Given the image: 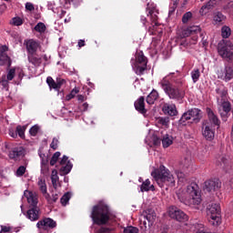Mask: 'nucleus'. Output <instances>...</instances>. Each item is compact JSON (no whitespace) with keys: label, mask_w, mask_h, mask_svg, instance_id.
I'll use <instances>...</instances> for the list:
<instances>
[{"label":"nucleus","mask_w":233,"mask_h":233,"mask_svg":"<svg viewBox=\"0 0 233 233\" xmlns=\"http://www.w3.org/2000/svg\"><path fill=\"white\" fill-rule=\"evenodd\" d=\"M91 219H93V226L91 227V233H109L110 228L101 227L106 225L111 220V213L108 206L105 202H99L93 207L91 211Z\"/></svg>","instance_id":"nucleus-1"},{"label":"nucleus","mask_w":233,"mask_h":233,"mask_svg":"<svg viewBox=\"0 0 233 233\" xmlns=\"http://www.w3.org/2000/svg\"><path fill=\"white\" fill-rule=\"evenodd\" d=\"M177 195L181 203L191 208H197L202 201L200 192L198 189V185L195 183L187 186L186 189H179L177 192Z\"/></svg>","instance_id":"nucleus-2"},{"label":"nucleus","mask_w":233,"mask_h":233,"mask_svg":"<svg viewBox=\"0 0 233 233\" xmlns=\"http://www.w3.org/2000/svg\"><path fill=\"white\" fill-rule=\"evenodd\" d=\"M147 11H148L147 18L141 16V22L143 25L148 30L149 35H157L159 37L163 35V28L159 27L157 23V9H156V5L147 4Z\"/></svg>","instance_id":"nucleus-3"},{"label":"nucleus","mask_w":233,"mask_h":233,"mask_svg":"<svg viewBox=\"0 0 233 233\" xmlns=\"http://www.w3.org/2000/svg\"><path fill=\"white\" fill-rule=\"evenodd\" d=\"M216 94L218 106H220V116L223 120H227L231 110L230 103L228 101V88L224 85H218L216 88Z\"/></svg>","instance_id":"nucleus-4"},{"label":"nucleus","mask_w":233,"mask_h":233,"mask_svg":"<svg viewBox=\"0 0 233 233\" xmlns=\"http://www.w3.org/2000/svg\"><path fill=\"white\" fill-rule=\"evenodd\" d=\"M159 85L162 90L169 97V99L181 101L185 97V95H186L185 90L179 87L173 86L170 84L168 76L163 77Z\"/></svg>","instance_id":"nucleus-5"},{"label":"nucleus","mask_w":233,"mask_h":233,"mask_svg":"<svg viewBox=\"0 0 233 233\" xmlns=\"http://www.w3.org/2000/svg\"><path fill=\"white\" fill-rule=\"evenodd\" d=\"M151 176L160 187H163L165 185L170 187L175 185L173 175L164 166H160L159 168L152 171Z\"/></svg>","instance_id":"nucleus-6"},{"label":"nucleus","mask_w":233,"mask_h":233,"mask_svg":"<svg viewBox=\"0 0 233 233\" xmlns=\"http://www.w3.org/2000/svg\"><path fill=\"white\" fill-rule=\"evenodd\" d=\"M131 66L133 71L137 76H142L147 68V58L145 56L143 51H137L135 58L131 59Z\"/></svg>","instance_id":"nucleus-7"},{"label":"nucleus","mask_w":233,"mask_h":233,"mask_svg":"<svg viewBox=\"0 0 233 233\" xmlns=\"http://www.w3.org/2000/svg\"><path fill=\"white\" fill-rule=\"evenodd\" d=\"M221 208L219 204L212 203L207 208V216L210 224L219 226L221 224Z\"/></svg>","instance_id":"nucleus-8"},{"label":"nucleus","mask_w":233,"mask_h":233,"mask_svg":"<svg viewBox=\"0 0 233 233\" xmlns=\"http://www.w3.org/2000/svg\"><path fill=\"white\" fill-rule=\"evenodd\" d=\"M15 75L18 76L19 80H23L25 76V73L23 72V68L21 67H14L7 71L6 76H3L0 81V84L4 88H7L9 86V82L14 80Z\"/></svg>","instance_id":"nucleus-9"},{"label":"nucleus","mask_w":233,"mask_h":233,"mask_svg":"<svg viewBox=\"0 0 233 233\" xmlns=\"http://www.w3.org/2000/svg\"><path fill=\"white\" fill-rule=\"evenodd\" d=\"M218 56L231 63L233 61V44L230 41L218 43Z\"/></svg>","instance_id":"nucleus-10"},{"label":"nucleus","mask_w":233,"mask_h":233,"mask_svg":"<svg viewBox=\"0 0 233 233\" xmlns=\"http://www.w3.org/2000/svg\"><path fill=\"white\" fill-rule=\"evenodd\" d=\"M201 111L198 108H192L185 112L179 119V124L186 126V122L191 120L193 123H198L201 119Z\"/></svg>","instance_id":"nucleus-11"},{"label":"nucleus","mask_w":233,"mask_h":233,"mask_svg":"<svg viewBox=\"0 0 233 233\" xmlns=\"http://www.w3.org/2000/svg\"><path fill=\"white\" fill-rule=\"evenodd\" d=\"M218 79L228 83L233 79V67L230 65L224 66L218 71Z\"/></svg>","instance_id":"nucleus-12"},{"label":"nucleus","mask_w":233,"mask_h":233,"mask_svg":"<svg viewBox=\"0 0 233 233\" xmlns=\"http://www.w3.org/2000/svg\"><path fill=\"white\" fill-rule=\"evenodd\" d=\"M207 113H208V118L205 120L203 125L218 128L220 126V120L218 119V116L209 107L207 108Z\"/></svg>","instance_id":"nucleus-13"},{"label":"nucleus","mask_w":233,"mask_h":233,"mask_svg":"<svg viewBox=\"0 0 233 233\" xmlns=\"http://www.w3.org/2000/svg\"><path fill=\"white\" fill-rule=\"evenodd\" d=\"M169 217L177 221H183L187 219V216L179 208L176 207H170L168 210Z\"/></svg>","instance_id":"nucleus-14"},{"label":"nucleus","mask_w":233,"mask_h":233,"mask_svg":"<svg viewBox=\"0 0 233 233\" xmlns=\"http://www.w3.org/2000/svg\"><path fill=\"white\" fill-rule=\"evenodd\" d=\"M221 187V182L218 178H213L205 182L204 188L208 192L217 191Z\"/></svg>","instance_id":"nucleus-15"},{"label":"nucleus","mask_w":233,"mask_h":233,"mask_svg":"<svg viewBox=\"0 0 233 233\" xmlns=\"http://www.w3.org/2000/svg\"><path fill=\"white\" fill-rule=\"evenodd\" d=\"M36 227L38 229L55 228L56 227V223L54 219L46 218L42 220H39L36 224Z\"/></svg>","instance_id":"nucleus-16"},{"label":"nucleus","mask_w":233,"mask_h":233,"mask_svg":"<svg viewBox=\"0 0 233 233\" xmlns=\"http://www.w3.org/2000/svg\"><path fill=\"white\" fill-rule=\"evenodd\" d=\"M202 134L207 140L212 141L215 138L216 127L203 124Z\"/></svg>","instance_id":"nucleus-17"},{"label":"nucleus","mask_w":233,"mask_h":233,"mask_svg":"<svg viewBox=\"0 0 233 233\" xmlns=\"http://www.w3.org/2000/svg\"><path fill=\"white\" fill-rule=\"evenodd\" d=\"M24 198H26L27 203L31 207L36 208V205L38 203V197H37V194L35 192H32V191H29V190H25Z\"/></svg>","instance_id":"nucleus-18"},{"label":"nucleus","mask_w":233,"mask_h":233,"mask_svg":"<svg viewBox=\"0 0 233 233\" xmlns=\"http://www.w3.org/2000/svg\"><path fill=\"white\" fill-rule=\"evenodd\" d=\"M162 111L165 115L169 116H176L177 115V110L175 104L165 103L162 106Z\"/></svg>","instance_id":"nucleus-19"},{"label":"nucleus","mask_w":233,"mask_h":233,"mask_svg":"<svg viewBox=\"0 0 233 233\" xmlns=\"http://www.w3.org/2000/svg\"><path fill=\"white\" fill-rule=\"evenodd\" d=\"M60 164L62 166V168H61L62 175H67L73 168V165L70 161H68V157L66 156L63 157L62 160L60 161Z\"/></svg>","instance_id":"nucleus-20"},{"label":"nucleus","mask_w":233,"mask_h":233,"mask_svg":"<svg viewBox=\"0 0 233 233\" xmlns=\"http://www.w3.org/2000/svg\"><path fill=\"white\" fill-rule=\"evenodd\" d=\"M217 165L222 167L224 169H228L231 167L230 157L228 155L218 156Z\"/></svg>","instance_id":"nucleus-21"},{"label":"nucleus","mask_w":233,"mask_h":233,"mask_svg":"<svg viewBox=\"0 0 233 233\" xmlns=\"http://www.w3.org/2000/svg\"><path fill=\"white\" fill-rule=\"evenodd\" d=\"M26 218L32 222L37 221L39 219V208L37 207L29 208L26 212Z\"/></svg>","instance_id":"nucleus-22"},{"label":"nucleus","mask_w":233,"mask_h":233,"mask_svg":"<svg viewBox=\"0 0 233 233\" xmlns=\"http://www.w3.org/2000/svg\"><path fill=\"white\" fill-rule=\"evenodd\" d=\"M46 82H47L50 89H55L56 91H59L61 86L66 83V80L59 79V80H57V83H56L51 76H48L46 79Z\"/></svg>","instance_id":"nucleus-23"},{"label":"nucleus","mask_w":233,"mask_h":233,"mask_svg":"<svg viewBox=\"0 0 233 233\" xmlns=\"http://www.w3.org/2000/svg\"><path fill=\"white\" fill-rule=\"evenodd\" d=\"M143 218L147 221V226L150 228L156 221V211H154V209H147L146 210V214L143 216Z\"/></svg>","instance_id":"nucleus-24"},{"label":"nucleus","mask_w":233,"mask_h":233,"mask_svg":"<svg viewBox=\"0 0 233 233\" xmlns=\"http://www.w3.org/2000/svg\"><path fill=\"white\" fill-rule=\"evenodd\" d=\"M134 106H135L136 110L138 111L140 114L147 113L144 96H140L138 99H137L134 103Z\"/></svg>","instance_id":"nucleus-25"},{"label":"nucleus","mask_w":233,"mask_h":233,"mask_svg":"<svg viewBox=\"0 0 233 233\" xmlns=\"http://www.w3.org/2000/svg\"><path fill=\"white\" fill-rule=\"evenodd\" d=\"M38 48H39L38 42L33 39H30L26 42V49L28 51V54H30V56H34V54H35Z\"/></svg>","instance_id":"nucleus-26"},{"label":"nucleus","mask_w":233,"mask_h":233,"mask_svg":"<svg viewBox=\"0 0 233 233\" xmlns=\"http://www.w3.org/2000/svg\"><path fill=\"white\" fill-rule=\"evenodd\" d=\"M186 233H206L202 224H193L187 227Z\"/></svg>","instance_id":"nucleus-27"},{"label":"nucleus","mask_w":233,"mask_h":233,"mask_svg":"<svg viewBox=\"0 0 233 233\" xmlns=\"http://www.w3.org/2000/svg\"><path fill=\"white\" fill-rule=\"evenodd\" d=\"M159 97V94L157 92L156 89H153L151 93L147 96V103L149 106L154 105L157 98Z\"/></svg>","instance_id":"nucleus-28"},{"label":"nucleus","mask_w":233,"mask_h":233,"mask_svg":"<svg viewBox=\"0 0 233 233\" xmlns=\"http://www.w3.org/2000/svg\"><path fill=\"white\" fill-rule=\"evenodd\" d=\"M227 17L220 12H216L213 15V23L217 25L223 24Z\"/></svg>","instance_id":"nucleus-29"},{"label":"nucleus","mask_w":233,"mask_h":233,"mask_svg":"<svg viewBox=\"0 0 233 233\" xmlns=\"http://www.w3.org/2000/svg\"><path fill=\"white\" fill-rule=\"evenodd\" d=\"M60 196V192L57 189H55L52 191V197L48 194L46 199L50 205H52V203H56V201H57Z\"/></svg>","instance_id":"nucleus-30"},{"label":"nucleus","mask_w":233,"mask_h":233,"mask_svg":"<svg viewBox=\"0 0 233 233\" xmlns=\"http://www.w3.org/2000/svg\"><path fill=\"white\" fill-rule=\"evenodd\" d=\"M201 32V28L198 25H193L188 27L187 30L183 31V35L184 36H188L190 35H195V34H198Z\"/></svg>","instance_id":"nucleus-31"},{"label":"nucleus","mask_w":233,"mask_h":233,"mask_svg":"<svg viewBox=\"0 0 233 233\" xmlns=\"http://www.w3.org/2000/svg\"><path fill=\"white\" fill-rule=\"evenodd\" d=\"M218 0H210L207 5H203L199 13L204 15L209 12V10L217 4Z\"/></svg>","instance_id":"nucleus-32"},{"label":"nucleus","mask_w":233,"mask_h":233,"mask_svg":"<svg viewBox=\"0 0 233 233\" xmlns=\"http://www.w3.org/2000/svg\"><path fill=\"white\" fill-rule=\"evenodd\" d=\"M154 191L155 187L154 185L150 183V179H146L143 181L142 185L140 186V191L142 192H147V191Z\"/></svg>","instance_id":"nucleus-33"},{"label":"nucleus","mask_w":233,"mask_h":233,"mask_svg":"<svg viewBox=\"0 0 233 233\" xmlns=\"http://www.w3.org/2000/svg\"><path fill=\"white\" fill-rule=\"evenodd\" d=\"M0 66H6L7 67L12 66V60L8 56V55H0Z\"/></svg>","instance_id":"nucleus-34"},{"label":"nucleus","mask_w":233,"mask_h":233,"mask_svg":"<svg viewBox=\"0 0 233 233\" xmlns=\"http://www.w3.org/2000/svg\"><path fill=\"white\" fill-rule=\"evenodd\" d=\"M51 180H52L54 188L58 189V187H60V184H59V177L57 175V170L55 169L52 171Z\"/></svg>","instance_id":"nucleus-35"},{"label":"nucleus","mask_w":233,"mask_h":233,"mask_svg":"<svg viewBox=\"0 0 233 233\" xmlns=\"http://www.w3.org/2000/svg\"><path fill=\"white\" fill-rule=\"evenodd\" d=\"M173 143V137L167 134H166L165 136H163L162 138V145L163 147L167 148L170 145H172Z\"/></svg>","instance_id":"nucleus-36"},{"label":"nucleus","mask_w":233,"mask_h":233,"mask_svg":"<svg viewBox=\"0 0 233 233\" xmlns=\"http://www.w3.org/2000/svg\"><path fill=\"white\" fill-rule=\"evenodd\" d=\"M38 186H39V188H40L43 196L45 198H48V193H47V187H46V181L43 180V179H39Z\"/></svg>","instance_id":"nucleus-37"},{"label":"nucleus","mask_w":233,"mask_h":233,"mask_svg":"<svg viewBox=\"0 0 233 233\" xmlns=\"http://www.w3.org/2000/svg\"><path fill=\"white\" fill-rule=\"evenodd\" d=\"M231 33L232 31L230 27L228 25H224L222 26V29H220V34L223 38H228L231 35Z\"/></svg>","instance_id":"nucleus-38"},{"label":"nucleus","mask_w":233,"mask_h":233,"mask_svg":"<svg viewBox=\"0 0 233 233\" xmlns=\"http://www.w3.org/2000/svg\"><path fill=\"white\" fill-rule=\"evenodd\" d=\"M191 78L193 80V83L196 84L200 78V71L198 68H195L191 72Z\"/></svg>","instance_id":"nucleus-39"},{"label":"nucleus","mask_w":233,"mask_h":233,"mask_svg":"<svg viewBox=\"0 0 233 233\" xmlns=\"http://www.w3.org/2000/svg\"><path fill=\"white\" fill-rule=\"evenodd\" d=\"M158 125H161L162 127H168L169 125V118L167 116H160L157 120Z\"/></svg>","instance_id":"nucleus-40"},{"label":"nucleus","mask_w":233,"mask_h":233,"mask_svg":"<svg viewBox=\"0 0 233 233\" xmlns=\"http://www.w3.org/2000/svg\"><path fill=\"white\" fill-rule=\"evenodd\" d=\"M47 162H48V160H43L41 162V173L43 175H47L49 172V167H48Z\"/></svg>","instance_id":"nucleus-41"},{"label":"nucleus","mask_w":233,"mask_h":233,"mask_svg":"<svg viewBox=\"0 0 233 233\" xmlns=\"http://www.w3.org/2000/svg\"><path fill=\"white\" fill-rule=\"evenodd\" d=\"M21 155H23V152L15 148L9 153V157L13 159H17V157H21Z\"/></svg>","instance_id":"nucleus-42"},{"label":"nucleus","mask_w":233,"mask_h":233,"mask_svg":"<svg viewBox=\"0 0 233 233\" xmlns=\"http://www.w3.org/2000/svg\"><path fill=\"white\" fill-rule=\"evenodd\" d=\"M123 233H139V228L133 226L126 227Z\"/></svg>","instance_id":"nucleus-43"},{"label":"nucleus","mask_w":233,"mask_h":233,"mask_svg":"<svg viewBox=\"0 0 233 233\" xmlns=\"http://www.w3.org/2000/svg\"><path fill=\"white\" fill-rule=\"evenodd\" d=\"M26 129V126H17L16 127V134L21 137L25 138V131Z\"/></svg>","instance_id":"nucleus-44"},{"label":"nucleus","mask_w":233,"mask_h":233,"mask_svg":"<svg viewBox=\"0 0 233 233\" xmlns=\"http://www.w3.org/2000/svg\"><path fill=\"white\" fill-rule=\"evenodd\" d=\"M79 93V89L75 87L70 94L66 96V101H70L71 99L75 98V96Z\"/></svg>","instance_id":"nucleus-45"},{"label":"nucleus","mask_w":233,"mask_h":233,"mask_svg":"<svg viewBox=\"0 0 233 233\" xmlns=\"http://www.w3.org/2000/svg\"><path fill=\"white\" fill-rule=\"evenodd\" d=\"M35 30L40 34H43L46 30V27L44 23L40 22L35 26Z\"/></svg>","instance_id":"nucleus-46"},{"label":"nucleus","mask_w":233,"mask_h":233,"mask_svg":"<svg viewBox=\"0 0 233 233\" xmlns=\"http://www.w3.org/2000/svg\"><path fill=\"white\" fill-rule=\"evenodd\" d=\"M71 198V195L69 192L66 193L62 198H61V203L63 205V207H66V205H67L69 199Z\"/></svg>","instance_id":"nucleus-47"},{"label":"nucleus","mask_w":233,"mask_h":233,"mask_svg":"<svg viewBox=\"0 0 233 233\" xmlns=\"http://www.w3.org/2000/svg\"><path fill=\"white\" fill-rule=\"evenodd\" d=\"M175 173H176V175L178 178V181L180 183H184L186 181V175L183 172H181L179 170H176Z\"/></svg>","instance_id":"nucleus-48"},{"label":"nucleus","mask_w":233,"mask_h":233,"mask_svg":"<svg viewBox=\"0 0 233 233\" xmlns=\"http://www.w3.org/2000/svg\"><path fill=\"white\" fill-rule=\"evenodd\" d=\"M40 127L39 126L35 125V126H33L31 127V129H29V133L32 137H35L37 132L39 131Z\"/></svg>","instance_id":"nucleus-49"},{"label":"nucleus","mask_w":233,"mask_h":233,"mask_svg":"<svg viewBox=\"0 0 233 233\" xmlns=\"http://www.w3.org/2000/svg\"><path fill=\"white\" fill-rule=\"evenodd\" d=\"M60 156H61L60 152L55 153L50 161V165L54 166L57 162Z\"/></svg>","instance_id":"nucleus-50"},{"label":"nucleus","mask_w":233,"mask_h":233,"mask_svg":"<svg viewBox=\"0 0 233 233\" xmlns=\"http://www.w3.org/2000/svg\"><path fill=\"white\" fill-rule=\"evenodd\" d=\"M25 166H21L17 168L15 175L16 177H22L23 175H25Z\"/></svg>","instance_id":"nucleus-51"},{"label":"nucleus","mask_w":233,"mask_h":233,"mask_svg":"<svg viewBox=\"0 0 233 233\" xmlns=\"http://www.w3.org/2000/svg\"><path fill=\"white\" fill-rule=\"evenodd\" d=\"M182 165L185 168H188L191 165V158L188 157H186L183 161H182Z\"/></svg>","instance_id":"nucleus-52"},{"label":"nucleus","mask_w":233,"mask_h":233,"mask_svg":"<svg viewBox=\"0 0 233 233\" xmlns=\"http://www.w3.org/2000/svg\"><path fill=\"white\" fill-rule=\"evenodd\" d=\"M12 23L14 25L19 26L23 25V19H21L20 17H15L13 18Z\"/></svg>","instance_id":"nucleus-53"},{"label":"nucleus","mask_w":233,"mask_h":233,"mask_svg":"<svg viewBox=\"0 0 233 233\" xmlns=\"http://www.w3.org/2000/svg\"><path fill=\"white\" fill-rule=\"evenodd\" d=\"M191 17H192L191 12H187V13H186V14L183 15L182 22H183L184 24H186V23L188 22V20H189Z\"/></svg>","instance_id":"nucleus-54"},{"label":"nucleus","mask_w":233,"mask_h":233,"mask_svg":"<svg viewBox=\"0 0 233 233\" xmlns=\"http://www.w3.org/2000/svg\"><path fill=\"white\" fill-rule=\"evenodd\" d=\"M148 139H149V137L146 138V143L150 147H152V145H158L159 144V139H157V137H153V143H148Z\"/></svg>","instance_id":"nucleus-55"},{"label":"nucleus","mask_w":233,"mask_h":233,"mask_svg":"<svg viewBox=\"0 0 233 233\" xmlns=\"http://www.w3.org/2000/svg\"><path fill=\"white\" fill-rule=\"evenodd\" d=\"M58 143H59L58 139L54 138L52 144L50 145L51 148H53L54 150L57 149Z\"/></svg>","instance_id":"nucleus-56"},{"label":"nucleus","mask_w":233,"mask_h":233,"mask_svg":"<svg viewBox=\"0 0 233 233\" xmlns=\"http://www.w3.org/2000/svg\"><path fill=\"white\" fill-rule=\"evenodd\" d=\"M7 51H8V46H1V48H0V56L7 55V53H6Z\"/></svg>","instance_id":"nucleus-57"},{"label":"nucleus","mask_w":233,"mask_h":233,"mask_svg":"<svg viewBox=\"0 0 233 233\" xmlns=\"http://www.w3.org/2000/svg\"><path fill=\"white\" fill-rule=\"evenodd\" d=\"M25 9H26L27 11L32 12V11L35 10V6H34V5L31 4V3H26V4H25Z\"/></svg>","instance_id":"nucleus-58"},{"label":"nucleus","mask_w":233,"mask_h":233,"mask_svg":"<svg viewBox=\"0 0 233 233\" xmlns=\"http://www.w3.org/2000/svg\"><path fill=\"white\" fill-rule=\"evenodd\" d=\"M9 136L13 138H17V131H14V129H9Z\"/></svg>","instance_id":"nucleus-59"},{"label":"nucleus","mask_w":233,"mask_h":233,"mask_svg":"<svg viewBox=\"0 0 233 233\" xmlns=\"http://www.w3.org/2000/svg\"><path fill=\"white\" fill-rule=\"evenodd\" d=\"M10 232V228L9 227H2V229L0 233H9Z\"/></svg>","instance_id":"nucleus-60"},{"label":"nucleus","mask_w":233,"mask_h":233,"mask_svg":"<svg viewBox=\"0 0 233 233\" xmlns=\"http://www.w3.org/2000/svg\"><path fill=\"white\" fill-rule=\"evenodd\" d=\"M87 108H88V104H87V103L82 104V107H81V110H82V111H86Z\"/></svg>","instance_id":"nucleus-61"},{"label":"nucleus","mask_w":233,"mask_h":233,"mask_svg":"<svg viewBox=\"0 0 233 233\" xmlns=\"http://www.w3.org/2000/svg\"><path fill=\"white\" fill-rule=\"evenodd\" d=\"M86 46L85 40H80V41L78 42V46H79V48H81L82 46Z\"/></svg>","instance_id":"nucleus-62"},{"label":"nucleus","mask_w":233,"mask_h":233,"mask_svg":"<svg viewBox=\"0 0 233 233\" xmlns=\"http://www.w3.org/2000/svg\"><path fill=\"white\" fill-rule=\"evenodd\" d=\"M77 98H78V101H80V102H84L85 101V96H83V95H78Z\"/></svg>","instance_id":"nucleus-63"},{"label":"nucleus","mask_w":233,"mask_h":233,"mask_svg":"<svg viewBox=\"0 0 233 233\" xmlns=\"http://www.w3.org/2000/svg\"><path fill=\"white\" fill-rule=\"evenodd\" d=\"M39 157H40V158H41V162H42L43 160H47L46 157L44 154L39 153Z\"/></svg>","instance_id":"nucleus-64"}]
</instances>
